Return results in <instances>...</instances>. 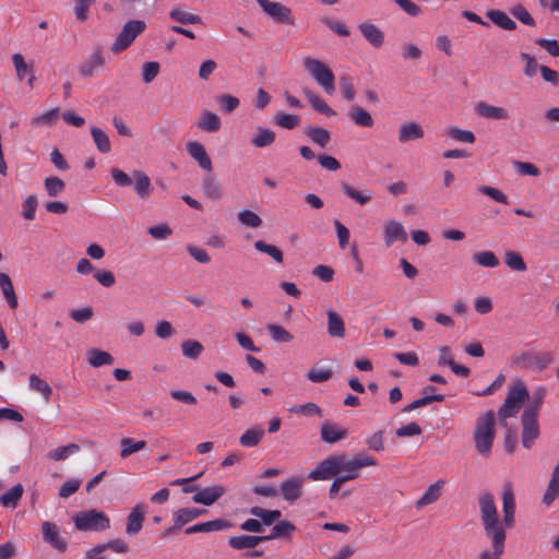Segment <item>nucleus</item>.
I'll list each match as a JSON object with an SVG mask.
<instances>
[{
    "label": "nucleus",
    "mask_w": 559,
    "mask_h": 559,
    "mask_svg": "<svg viewBox=\"0 0 559 559\" xmlns=\"http://www.w3.org/2000/svg\"><path fill=\"white\" fill-rule=\"evenodd\" d=\"M341 187L344 193L359 205H366L372 200V195L369 190L359 191L346 182H342Z\"/></svg>",
    "instance_id": "32"
},
{
    "label": "nucleus",
    "mask_w": 559,
    "mask_h": 559,
    "mask_svg": "<svg viewBox=\"0 0 559 559\" xmlns=\"http://www.w3.org/2000/svg\"><path fill=\"white\" fill-rule=\"evenodd\" d=\"M45 190L51 198L58 197L66 188V183L58 177H48L44 181Z\"/></svg>",
    "instance_id": "52"
},
{
    "label": "nucleus",
    "mask_w": 559,
    "mask_h": 559,
    "mask_svg": "<svg viewBox=\"0 0 559 559\" xmlns=\"http://www.w3.org/2000/svg\"><path fill=\"white\" fill-rule=\"evenodd\" d=\"M146 24L144 21L130 20L128 21L120 33L118 34L115 41L111 44V51L114 53H120L128 49L133 40L144 32Z\"/></svg>",
    "instance_id": "6"
},
{
    "label": "nucleus",
    "mask_w": 559,
    "mask_h": 559,
    "mask_svg": "<svg viewBox=\"0 0 559 559\" xmlns=\"http://www.w3.org/2000/svg\"><path fill=\"white\" fill-rule=\"evenodd\" d=\"M43 539L52 548L63 552L68 548L67 540L60 535V528L51 522H44L41 524Z\"/></svg>",
    "instance_id": "11"
},
{
    "label": "nucleus",
    "mask_w": 559,
    "mask_h": 559,
    "mask_svg": "<svg viewBox=\"0 0 559 559\" xmlns=\"http://www.w3.org/2000/svg\"><path fill=\"white\" fill-rule=\"evenodd\" d=\"M275 122L277 126H280L284 129L293 130L299 126L300 118L297 115L277 112L275 115Z\"/></svg>",
    "instance_id": "54"
},
{
    "label": "nucleus",
    "mask_w": 559,
    "mask_h": 559,
    "mask_svg": "<svg viewBox=\"0 0 559 559\" xmlns=\"http://www.w3.org/2000/svg\"><path fill=\"white\" fill-rule=\"evenodd\" d=\"M80 450L79 445L75 443H70L68 445L58 447L57 449L50 451L48 456L55 461H62L68 459L71 454L76 453Z\"/></svg>",
    "instance_id": "56"
},
{
    "label": "nucleus",
    "mask_w": 559,
    "mask_h": 559,
    "mask_svg": "<svg viewBox=\"0 0 559 559\" xmlns=\"http://www.w3.org/2000/svg\"><path fill=\"white\" fill-rule=\"evenodd\" d=\"M302 477H290L281 484L280 490L283 498L288 502H295L302 495Z\"/></svg>",
    "instance_id": "13"
},
{
    "label": "nucleus",
    "mask_w": 559,
    "mask_h": 559,
    "mask_svg": "<svg viewBox=\"0 0 559 559\" xmlns=\"http://www.w3.org/2000/svg\"><path fill=\"white\" fill-rule=\"evenodd\" d=\"M522 435L521 441L525 449H531L535 441L539 438L540 429L538 424V416L523 413L521 416Z\"/></svg>",
    "instance_id": "10"
},
{
    "label": "nucleus",
    "mask_w": 559,
    "mask_h": 559,
    "mask_svg": "<svg viewBox=\"0 0 559 559\" xmlns=\"http://www.w3.org/2000/svg\"><path fill=\"white\" fill-rule=\"evenodd\" d=\"M133 177L135 179L134 191L141 199H147L151 195L153 190L151 180L148 176L141 171L136 170L133 173Z\"/></svg>",
    "instance_id": "28"
},
{
    "label": "nucleus",
    "mask_w": 559,
    "mask_h": 559,
    "mask_svg": "<svg viewBox=\"0 0 559 559\" xmlns=\"http://www.w3.org/2000/svg\"><path fill=\"white\" fill-rule=\"evenodd\" d=\"M144 516L145 506L143 503H139L131 509L130 513L128 514L126 525V533L129 536H135L141 532L143 527Z\"/></svg>",
    "instance_id": "12"
},
{
    "label": "nucleus",
    "mask_w": 559,
    "mask_h": 559,
    "mask_svg": "<svg viewBox=\"0 0 559 559\" xmlns=\"http://www.w3.org/2000/svg\"><path fill=\"white\" fill-rule=\"evenodd\" d=\"M192 520H195L193 514V507L182 508L174 513V523L176 524V527H182Z\"/></svg>",
    "instance_id": "64"
},
{
    "label": "nucleus",
    "mask_w": 559,
    "mask_h": 559,
    "mask_svg": "<svg viewBox=\"0 0 559 559\" xmlns=\"http://www.w3.org/2000/svg\"><path fill=\"white\" fill-rule=\"evenodd\" d=\"M475 112L479 117L489 120H507L510 118V114L506 108L493 106L486 102L478 103L475 106Z\"/></svg>",
    "instance_id": "16"
},
{
    "label": "nucleus",
    "mask_w": 559,
    "mask_h": 559,
    "mask_svg": "<svg viewBox=\"0 0 559 559\" xmlns=\"http://www.w3.org/2000/svg\"><path fill=\"white\" fill-rule=\"evenodd\" d=\"M87 361L92 367H100L105 365H111L114 357L105 350L98 348H92L87 352Z\"/></svg>",
    "instance_id": "37"
},
{
    "label": "nucleus",
    "mask_w": 559,
    "mask_h": 559,
    "mask_svg": "<svg viewBox=\"0 0 559 559\" xmlns=\"http://www.w3.org/2000/svg\"><path fill=\"white\" fill-rule=\"evenodd\" d=\"M253 246L259 252L270 255L275 262H283V252L276 246L266 243L263 240H257Z\"/></svg>",
    "instance_id": "49"
},
{
    "label": "nucleus",
    "mask_w": 559,
    "mask_h": 559,
    "mask_svg": "<svg viewBox=\"0 0 559 559\" xmlns=\"http://www.w3.org/2000/svg\"><path fill=\"white\" fill-rule=\"evenodd\" d=\"M504 262L513 271L524 272L527 269L522 255L515 251H507Z\"/></svg>",
    "instance_id": "53"
},
{
    "label": "nucleus",
    "mask_w": 559,
    "mask_h": 559,
    "mask_svg": "<svg viewBox=\"0 0 559 559\" xmlns=\"http://www.w3.org/2000/svg\"><path fill=\"white\" fill-rule=\"evenodd\" d=\"M269 540V537L260 535H238L228 539V545L233 549L243 550L257 547L259 544Z\"/></svg>",
    "instance_id": "20"
},
{
    "label": "nucleus",
    "mask_w": 559,
    "mask_h": 559,
    "mask_svg": "<svg viewBox=\"0 0 559 559\" xmlns=\"http://www.w3.org/2000/svg\"><path fill=\"white\" fill-rule=\"evenodd\" d=\"M424 129L417 122H408L402 124L399 129V141L401 143H406L409 141H415L424 138Z\"/></svg>",
    "instance_id": "23"
},
{
    "label": "nucleus",
    "mask_w": 559,
    "mask_h": 559,
    "mask_svg": "<svg viewBox=\"0 0 559 559\" xmlns=\"http://www.w3.org/2000/svg\"><path fill=\"white\" fill-rule=\"evenodd\" d=\"M511 14L521 23L527 26H535L536 22L531 13L522 5L516 4L510 10Z\"/></svg>",
    "instance_id": "62"
},
{
    "label": "nucleus",
    "mask_w": 559,
    "mask_h": 559,
    "mask_svg": "<svg viewBox=\"0 0 559 559\" xmlns=\"http://www.w3.org/2000/svg\"><path fill=\"white\" fill-rule=\"evenodd\" d=\"M491 549L479 552L478 559H501L506 550V539H489Z\"/></svg>",
    "instance_id": "41"
},
{
    "label": "nucleus",
    "mask_w": 559,
    "mask_h": 559,
    "mask_svg": "<svg viewBox=\"0 0 559 559\" xmlns=\"http://www.w3.org/2000/svg\"><path fill=\"white\" fill-rule=\"evenodd\" d=\"M349 119L358 127L371 128L374 120L371 115L360 106H353L348 111Z\"/></svg>",
    "instance_id": "27"
},
{
    "label": "nucleus",
    "mask_w": 559,
    "mask_h": 559,
    "mask_svg": "<svg viewBox=\"0 0 559 559\" xmlns=\"http://www.w3.org/2000/svg\"><path fill=\"white\" fill-rule=\"evenodd\" d=\"M105 59L100 50L97 49L91 55L90 59L80 67V74L82 76H92L94 74L95 68L103 67Z\"/></svg>",
    "instance_id": "36"
},
{
    "label": "nucleus",
    "mask_w": 559,
    "mask_h": 559,
    "mask_svg": "<svg viewBox=\"0 0 559 559\" xmlns=\"http://www.w3.org/2000/svg\"><path fill=\"white\" fill-rule=\"evenodd\" d=\"M554 361V355L550 352H526L521 354L515 362L525 369L543 370Z\"/></svg>",
    "instance_id": "8"
},
{
    "label": "nucleus",
    "mask_w": 559,
    "mask_h": 559,
    "mask_svg": "<svg viewBox=\"0 0 559 559\" xmlns=\"http://www.w3.org/2000/svg\"><path fill=\"white\" fill-rule=\"evenodd\" d=\"M239 222L250 228H258L262 224L261 217L250 210H243L238 213Z\"/></svg>",
    "instance_id": "60"
},
{
    "label": "nucleus",
    "mask_w": 559,
    "mask_h": 559,
    "mask_svg": "<svg viewBox=\"0 0 559 559\" xmlns=\"http://www.w3.org/2000/svg\"><path fill=\"white\" fill-rule=\"evenodd\" d=\"M74 526L80 532H104L110 527V520L102 511L91 509L73 516Z\"/></svg>",
    "instance_id": "4"
},
{
    "label": "nucleus",
    "mask_w": 559,
    "mask_h": 559,
    "mask_svg": "<svg viewBox=\"0 0 559 559\" xmlns=\"http://www.w3.org/2000/svg\"><path fill=\"white\" fill-rule=\"evenodd\" d=\"M530 397L528 391L522 381H516L509 388L507 397L498 411L500 424L507 427V418L515 417L523 402Z\"/></svg>",
    "instance_id": "3"
},
{
    "label": "nucleus",
    "mask_w": 559,
    "mask_h": 559,
    "mask_svg": "<svg viewBox=\"0 0 559 559\" xmlns=\"http://www.w3.org/2000/svg\"><path fill=\"white\" fill-rule=\"evenodd\" d=\"M120 456L127 459L135 452L143 450L146 447V441H134L132 438L124 437L120 440Z\"/></svg>",
    "instance_id": "38"
},
{
    "label": "nucleus",
    "mask_w": 559,
    "mask_h": 559,
    "mask_svg": "<svg viewBox=\"0 0 559 559\" xmlns=\"http://www.w3.org/2000/svg\"><path fill=\"white\" fill-rule=\"evenodd\" d=\"M216 102L226 114H230L236 110L240 104V100L236 96L227 94L217 96Z\"/></svg>",
    "instance_id": "61"
},
{
    "label": "nucleus",
    "mask_w": 559,
    "mask_h": 559,
    "mask_svg": "<svg viewBox=\"0 0 559 559\" xmlns=\"http://www.w3.org/2000/svg\"><path fill=\"white\" fill-rule=\"evenodd\" d=\"M559 497V463L555 466L543 502L550 506Z\"/></svg>",
    "instance_id": "29"
},
{
    "label": "nucleus",
    "mask_w": 559,
    "mask_h": 559,
    "mask_svg": "<svg viewBox=\"0 0 559 559\" xmlns=\"http://www.w3.org/2000/svg\"><path fill=\"white\" fill-rule=\"evenodd\" d=\"M28 388L31 391L39 393L45 400V402H49L50 396L52 394V389L45 380H41L37 374L32 373L29 376Z\"/></svg>",
    "instance_id": "33"
},
{
    "label": "nucleus",
    "mask_w": 559,
    "mask_h": 559,
    "mask_svg": "<svg viewBox=\"0 0 559 559\" xmlns=\"http://www.w3.org/2000/svg\"><path fill=\"white\" fill-rule=\"evenodd\" d=\"M305 133L307 136L320 147L324 148L331 141V133L329 130L320 127H309Z\"/></svg>",
    "instance_id": "35"
},
{
    "label": "nucleus",
    "mask_w": 559,
    "mask_h": 559,
    "mask_svg": "<svg viewBox=\"0 0 559 559\" xmlns=\"http://www.w3.org/2000/svg\"><path fill=\"white\" fill-rule=\"evenodd\" d=\"M275 138L276 135L273 130L263 127H258L257 133L251 139V144L258 148L266 147L274 143Z\"/></svg>",
    "instance_id": "31"
},
{
    "label": "nucleus",
    "mask_w": 559,
    "mask_h": 559,
    "mask_svg": "<svg viewBox=\"0 0 559 559\" xmlns=\"http://www.w3.org/2000/svg\"><path fill=\"white\" fill-rule=\"evenodd\" d=\"M225 488L223 486H211L205 487L200 490H198L194 496L192 497V500L195 503L204 504V506H211L215 501H217L224 493Z\"/></svg>",
    "instance_id": "18"
},
{
    "label": "nucleus",
    "mask_w": 559,
    "mask_h": 559,
    "mask_svg": "<svg viewBox=\"0 0 559 559\" xmlns=\"http://www.w3.org/2000/svg\"><path fill=\"white\" fill-rule=\"evenodd\" d=\"M203 191L206 197L212 200H219L223 197V191L219 183L213 176H206L202 181Z\"/></svg>",
    "instance_id": "45"
},
{
    "label": "nucleus",
    "mask_w": 559,
    "mask_h": 559,
    "mask_svg": "<svg viewBox=\"0 0 559 559\" xmlns=\"http://www.w3.org/2000/svg\"><path fill=\"white\" fill-rule=\"evenodd\" d=\"M91 134L100 153L106 154L110 151V140L103 130L97 127H92Z\"/></svg>",
    "instance_id": "48"
},
{
    "label": "nucleus",
    "mask_w": 559,
    "mask_h": 559,
    "mask_svg": "<svg viewBox=\"0 0 559 559\" xmlns=\"http://www.w3.org/2000/svg\"><path fill=\"white\" fill-rule=\"evenodd\" d=\"M340 473H342V475H338V477L344 478V481L356 479L359 476L357 467H355L354 463L350 460H347L343 454Z\"/></svg>",
    "instance_id": "51"
},
{
    "label": "nucleus",
    "mask_w": 559,
    "mask_h": 559,
    "mask_svg": "<svg viewBox=\"0 0 559 559\" xmlns=\"http://www.w3.org/2000/svg\"><path fill=\"white\" fill-rule=\"evenodd\" d=\"M23 495V486L16 484L10 490L0 496V504L3 507L15 508Z\"/></svg>",
    "instance_id": "43"
},
{
    "label": "nucleus",
    "mask_w": 559,
    "mask_h": 559,
    "mask_svg": "<svg viewBox=\"0 0 559 559\" xmlns=\"http://www.w3.org/2000/svg\"><path fill=\"white\" fill-rule=\"evenodd\" d=\"M295 531H296V526L292 522H289L287 520H282V521H278L273 526L271 534L266 535L265 537H269V540L275 539V538H287V537H290V535Z\"/></svg>",
    "instance_id": "39"
},
{
    "label": "nucleus",
    "mask_w": 559,
    "mask_h": 559,
    "mask_svg": "<svg viewBox=\"0 0 559 559\" xmlns=\"http://www.w3.org/2000/svg\"><path fill=\"white\" fill-rule=\"evenodd\" d=\"M261 9L274 21L282 24L294 25L295 19L292 15V10L280 3L271 0H257Z\"/></svg>",
    "instance_id": "9"
},
{
    "label": "nucleus",
    "mask_w": 559,
    "mask_h": 559,
    "mask_svg": "<svg viewBox=\"0 0 559 559\" xmlns=\"http://www.w3.org/2000/svg\"><path fill=\"white\" fill-rule=\"evenodd\" d=\"M546 395L545 388H538L533 392L530 404L525 407L523 413H528L530 415L538 416L539 411L543 405L544 397Z\"/></svg>",
    "instance_id": "47"
},
{
    "label": "nucleus",
    "mask_w": 559,
    "mask_h": 559,
    "mask_svg": "<svg viewBox=\"0 0 559 559\" xmlns=\"http://www.w3.org/2000/svg\"><path fill=\"white\" fill-rule=\"evenodd\" d=\"M181 349L183 356L191 359H197L202 354L204 347L198 341L187 340L182 342Z\"/></svg>",
    "instance_id": "57"
},
{
    "label": "nucleus",
    "mask_w": 559,
    "mask_h": 559,
    "mask_svg": "<svg viewBox=\"0 0 559 559\" xmlns=\"http://www.w3.org/2000/svg\"><path fill=\"white\" fill-rule=\"evenodd\" d=\"M448 135L451 139L463 143H474L476 140L475 134L472 131L463 130L460 129L459 127H451L448 130Z\"/></svg>",
    "instance_id": "59"
},
{
    "label": "nucleus",
    "mask_w": 559,
    "mask_h": 559,
    "mask_svg": "<svg viewBox=\"0 0 559 559\" xmlns=\"http://www.w3.org/2000/svg\"><path fill=\"white\" fill-rule=\"evenodd\" d=\"M502 510H503V528H511L514 525L515 501L514 495L510 487H506L502 492Z\"/></svg>",
    "instance_id": "14"
},
{
    "label": "nucleus",
    "mask_w": 559,
    "mask_h": 559,
    "mask_svg": "<svg viewBox=\"0 0 559 559\" xmlns=\"http://www.w3.org/2000/svg\"><path fill=\"white\" fill-rule=\"evenodd\" d=\"M305 94L308 97L312 108L318 112L328 117L334 116L336 114L321 97L311 91H305Z\"/></svg>",
    "instance_id": "46"
},
{
    "label": "nucleus",
    "mask_w": 559,
    "mask_h": 559,
    "mask_svg": "<svg viewBox=\"0 0 559 559\" xmlns=\"http://www.w3.org/2000/svg\"><path fill=\"white\" fill-rule=\"evenodd\" d=\"M197 126L203 131L213 133L221 129L222 123L219 117L216 114L210 110H205L202 112Z\"/></svg>",
    "instance_id": "30"
},
{
    "label": "nucleus",
    "mask_w": 559,
    "mask_h": 559,
    "mask_svg": "<svg viewBox=\"0 0 559 559\" xmlns=\"http://www.w3.org/2000/svg\"><path fill=\"white\" fill-rule=\"evenodd\" d=\"M321 439L325 443L333 444L347 437L348 431L343 428H338L331 421H325L321 426Z\"/></svg>",
    "instance_id": "21"
},
{
    "label": "nucleus",
    "mask_w": 559,
    "mask_h": 559,
    "mask_svg": "<svg viewBox=\"0 0 559 559\" xmlns=\"http://www.w3.org/2000/svg\"><path fill=\"white\" fill-rule=\"evenodd\" d=\"M12 62L15 68L17 80H26L28 86L33 88L35 82L34 67L28 64L21 53H14L12 56Z\"/></svg>",
    "instance_id": "15"
},
{
    "label": "nucleus",
    "mask_w": 559,
    "mask_h": 559,
    "mask_svg": "<svg viewBox=\"0 0 559 559\" xmlns=\"http://www.w3.org/2000/svg\"><path fill=\"white\" fill-rule=\"evenodd\" d=\"M405 242L407 234L403 225L397 221H389L384 224V242L390 248L395 241Z\"/></svg>",
    "instance_id": "19"
},
{
    "label": "nucleus",
    "mask_w": 559,
    "mask_h": 559,
    "mask_svg": "<svg viewBox=\"0 0 559 559\" xmlns=\"http://www.w3.org/2000/svg\"><path fill=\"white\" fill-rule=\"evenodd\" d=\"M234 527V524L225 519H216L201 523L202 533L227 531Z\"/></svg>",
    "instance_id": "55"
},
{
    "label": "nucleus",
    "mask_w": 559,
    "mask_h": 559,
    "mask_svg": "<svg viewBox=\"0 0 559 559\" xmlns=\"http://www.w3.org/2000/svg\"><path fill=\"white\" fill-rule=\"evenodd\" d=\"M305 68L316 82L324 90L326 94H332L335 90V76L332 70L322 61L314 58H306Z\"/></svg>",
    "instance_id": "5"
},
{
    "label": "nucleus",
    "mask_w": 559,
    "mask_h": 559,
    "mask_svg": "<svg viewBox=\"0 0 559 559\" xmlns=\"http://www.w3.org/2000/svg\"><path fill=\"white\" fill-rule=\"evenodd\" d=\"M520 58L525 62V67L523 70L524 75L527 78H533L537 73V71H539L540 68V66L537 63L536 58L527 52H522L520 55Z\"/></svg>",
    "instance_id": "63"
},
{
    "label": "nucleus",
    "mask_w": 559,
    "mask_h": 559,
    "mask_svg": "<svg viewBox=\"0 0 559 559\" xmlns=\"http://www.w3.org/2000/svg\"><path fill=\"white\" fill-rule=\"evenodd\" d=\"M266 329L270 332L272 340L275 342L289 343L294 338L293 335L282 325L270 323L266 325Z\"/></svg>",
    "instance_id": "50"
},
{
    "label": "nucleus",
    "mask_w": 559,
    "mask_h": 559,
    "mask_svg": "<svg viewBox=\"0 0 559 559\" xmlns=\"http://www.w3.org/2000/svg\"><path fill=\"white\" fill-rule=\"evenodd\" d=\"M480 519L488 539H507L503 524L499 520L493 496L485 492L479 497Z\"/></svg>",
    "instance_id": "1"
},
{
    "label": "nucleus",
    "mask_w": 559,
    "mask_h": 559,
    "mask_svg": "<svg viewBox=\"0 0 559 559\" xmlns=\"http://www.w3.org/2000/svg\"><path fill=\"white\" fill-rule=\"evenodd\" d=\"M249 513L251 515L259 518L262 525H271L275 521H277L282 515L280 510H266L261 507H252L249 510Z\"/></svg>",
    "instance_id": "40"
},
{
    "label": "nucleus",
    "mask_w": 559,
    "mask_h": 559,
    "mask_svg": "<svg viewBox=\"0 0 559 559\" xmlns=\"http://www.w3.org/2000/svg\"><path fill=\"white\" fill-rule=\"evenodd\" d=\"M486 16L504 31H514L516 28V23L503 11L491 9L486 12Z\"/></svg>",
    "instance_id": "26"
},
{
    "label": "nucleus",
    "mask_w": 559,
    "mask_h": 559,
    "mask_svg": "<svg viewBox=\"0 0 559 559\" xmlns=\"http://www.w3.org/2000/svg\"><path fill=\"white\" fill-rule=\"evenodd\" d=\"M442 485L443 480H438L435 484L430 485L428 489L425 491V493L417 500L416 507L421 508L436 502L441 496Z\"/></svg>",
    "instance_id": "34"
},
{
    "label": "nucleus",
    "mask_w": 559,
    "mask_h": 559,
    "mask_svg": "<svg viewBox=\"0 0 559 559\" xmlns=\"http://www.w3.org/2000/svg\"><path fill=\"white\" fill-rule=\"evenodd\" d=\"M473 260L484 267H496L499 265V259L492 251H481L473 255Z\"/></svg>",
    "instance_id": "58"
},
{
    "label": "nucleus",
    "mask_w": 559,
    "mask_h": 559,
    "mask_svg": "<svg viewBox=\"0 0 559 559\" xmlns=\"http://www.w3.org/2000/svg\"><path fill=\"white\" fill-rule=\"evenodd\" d=\"M264 436L262 428H250L247 429L239 438V443L246 448H252L260 443Z\"/></svg>",
    "instance_id": "42"
},
{
    "label": "nucleus",
    "mask_w": 559,
    "mask_h": 559,
    "mask_svg": "<svg viewBox=\"0 0 559 559\" xmlns=\"http://www.w3.org/2000/svg\"><path fill=\"white\" fill-rule=\"evenodd\" d=\"M328 333L332 337H343L345 335V323L343 318L334 310L326 311Z\"/></svg>",
    "instance_id": "25"
},
{
    "label": "nucleus",
    "mask_w": 559,
    "mask_h": 559,
    "mask_svg": "<svg viewBox=\"0 0 559 559\" xmlns=\"http://www.w3.org/2000/svg\"><path fill=\"white\" fill-rule=\"evenodd\" d=\"M495 420L493 411H488L485 415L476 419L473 438L475 449L480 455L489 456L491 453L496 436Z\"/></svg>",
    "instance_id": "2"
},
{
    "label": "nucleus",
    "mask_w": 559,
    "mask_h": 559,
    "mask_svg": "<svg viewBox=\"0 0 559 559\" xmlns=\"http://www.w3.org/2000/svg\"><path fill=\"white\" fill-rule=\"evenodd\" d=\"M187 151L189 155L199 164V166L206 170H212V160L209 157L205 147L203 144L197 141H191L187 143Z\"/></svg>",
    "instance_id": "17"
},
{
    "label": "nucleus",
    "mask_w": 559,
    "mask_h": 559,
    "mask_svg": "<svg viewBox=\"0 0 559 559\" xmlns=\"http://www.w3.org/2000/svg\"><path fill=\"white\" fill-rule=\"evenodd\" d=\"M169 16L171 20L180 23V24H201L202 19L198 14H193L190 12H186L179 8H174L169 12Z\"/></svg>",
    "instance_id": "44"
},
{
    "label": "nucleus",
    "mask_w": 559,
    "mask_h": 559,
    "mask_svg": "<svg viewBox=\"0 0 559 559\" xmlns=\"http://www.w3.org/2000/svg\"><path fill=\"white\" fill-rule=\"evenodd\" d=\"M342 454L331 455L320 462L318 466L308 474L311 480H326L340 474Z\"/></svg>",
    "instance_id": "7"
},
{
    "label": "nucleus",
    "mask_w": 559,
    "mask_h": 559,
    "mask_svg": "<svg viewBox=\"0 0 559 559\" xmlns=\"http://www.w3.org/2000/svg\"><path fill=\"white\" fill-rule=\"evenodd\" d=\"M0 288L9 307L15 310L19 307V300L12 281L7 273H0Z\"/></svg>",
    "instance_id": "24"
},
{
    "label": "nucleus",
    "mask_w": 559,
    "mask_h": 559,
    "mask_svg": "<svg viewBox=\"0 0 559 559\" xmlns=\"http://www.w3.org/2000/svg\"><path fill=\"white\" fill-rule=\"evenodd\" d=\"M358 28L366 40L369 41L373 47L379 48L382 46L384 41V34L378 26L372 23L365 22L359 24Z\"/></svg>",
    "instance_id": "22"
}]
</instances>
